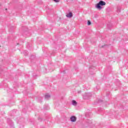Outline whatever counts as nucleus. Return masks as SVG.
Returning <instances> with one entry per match:
<instances>
[{
    "instance_id": "nucleus-1",
    "label": "nucleus",
    "mask_w": 128,
    "mask_h": 128,
    "mask_svg": "<svg viewBox=\"0 0 128 128\" xmlns=\"http://www.w3.org/2000/svg\"><path fill=\"white\" fill-rule=\"evenodd\" d=\"M106 6V2L100 0L96 6V8H98V10H102V6Z\"/></svg>"
},
{
    "instance_id": "nucleus-2",
    "label": "nucleus",
    "mask_w": 128,
    "mask_h": 128,
    "mask_svg": "<svg viewBox=\"0 0 128 128\" xmlns=\"http://www.w3.org/2000/svg\"><path fill=\"white\" fill-rule=\"evenodd\" d=\"M7 121L11 128H14V122L10 120V118H7Z\"/></svg>"
},
{
    "instance_id": "nucleus-3",
    "label": "nucleus",
    "mask_w": 128,
    "mask_h": 128,
    "mask_svg": "<svg viewBox=\"0 0 128 128\" xmlns=\"http://www.w3.org/2000/svg\"><path fill=\"white\" fill-rule=\"evenodd\" d=\"M90 96H92V93H86L84 96V98H85V100H88Z\"/></svg>"
},
{
    "instance_id": "nucleus-4",
    "label": "nucleus",
    "mask_w": 128,
    "mask_h": 128,
    "mask_svg": "<svg viewBox=\"0 0 128 128\" xmlns=\"http://www.w3.org/2000/svg\"><path fill=\"white\" fill-rule=\"evenodd\" d=\"M70 120L72 122H76V117L74 116H72L70 118Z\"/></svg>"
},
{
    "instance_id": "nucleus-5",
    "label": "nucleus",
    "mask_w": 128,
    "mask_h": 128,
    "mask_svg": "<svg viewBox=\"0 0 128 128\" xmlns=\"http://www.w3.org/2000/svg\"><path fill=\"white\" fill-rule=\"evenodd\" d=\"M66 16L67 18H72V12H70L68 14H66Z\"/></svg>"
},
{
    "instance_id": "nucleus-6",
    "label": "nucleus",
    "mask_w": 128,
    "mask_h": 128,
    "mask_svg": "<svg viewBox=\"0 0 128 128\" xmlns=\"http://www.w3.org/2000/svg\"><path fill=\"white\" fill-rule=\"evenodd\" d=\"M45 100H50V95L48 94H46L44 96Z\"/></svg>"
},
{
    "instance_id": "nucleus-7",
    "label": "nucleus",
    "mask_w": 128,
    "mask_h": 128,
    "mask_svg": "<svg viewBox=\"0 0 128 128\" xmlns=\"http://www.w3.org/2000/svg\"><path fill=\"white\" fill-rule=\"evenodd\" d=\"M77 104L78 103L76 102V100H72V104L73 106H76Z\"/></svg>"
},
{
    "instance_id": "nucleus-8",
    "label": "nucleus",
    "mask_w": 128,
    "mask_h": 128,
    "mask_svg": "<svg viewBox=\"0 0 128 128\" xmlns=\"http://www.w3.org/2000/svg\"><path fill=\"white\" fill-rule=\"evenodd\" d=\"M112 25L111 24H107V26H108V28H109V29L110 28V27H112Z\"/></svg>"
},
{
    "instance_id": "nucleus-9",
    "label": "nucleus",
    "mask_w": 128,
    "mask_h": 128,
    "mask_svg": "<svg viewBox=\"0 0 128 128\" xmlns=\"http://www.w3.org/2000/svg\"><path fill=\"white\" fill-rule=\"evenodd\" d=\"M117 12H120V8L118 7V8H117Z\"/></svg>"
},
{
    "instance_id": "nucleus-10",
    "label": "nucleus",
    "mask_w": 128,
    "mask_h": 128,
    "mask_svg": "<svg viewBox=\"0 0 128 128\" xmlns=\"http://www.w3.org/2000/svg\"><path fill=\"white\" fill-rule=\"evenodd\" d=\"M24 56H28V51L24 50Z\"/></svg>"
},
{
    "instance_id": "nucleus-11",
    "label": "nucleus",
    "mask_w": 128,
    "mask_h": 128,
    "mask_svg": "<svg viewBox=\"0 0 128 128\" xmlns=\"http://www.w3.org/2000/svg\"><path fill=\"white\" fill-rule=\"evenodd\" d=\"M90 24H92V22H90V20H88V26H90Z\"/></svg>"
},
{
    "instance_id": "nucleus-12",
    "label": "nucleus",
    "mask_w": 128,
    "mask_h": 128,
    "mask_svg": "<svg viewBox=\"0 0 128 128\" xmlns=\"http://www.w3.org/2000/svg\"><path fill=\"white\" fill-rule=\"evenodd\" d=\"M99 89H100V86H96L95 88V90H98Z\"/></svg>"
},
{
    "instance_id": "nucleus-13",
    "label": "nucleus",
    "mask_w": 128,
    "mask_h": 128,
    "mask_svg": "<svg viewBox=\"0 0 128 128\" xmlns=\"http://www.w3.org/2000/svg\"><path fill=\"white\" fill-rule=\"evenodd\" d=\"M55 2H60V0H53Z\"/></svg>"
},
{
    "instance_id": "nucleus-14",
    "label": "nucleus",
    "mask_w": 128,
    "mask_h": 128,
    "mask_svg": "<svg viewBox=\"0 0 128 128\" xmlns=\"http://www.w3.org/2000/svg\"><path fill=\"white\" fill-rule=\"evenodd\" d=\"M36 58V56H34V55H32V56H31V58Z\"/></svg>"
},
{
    "instance_id": "nucleus-15",
    "label": "nucleus",
    "mask_w": 128,
    "mask_h": 128,
    "mask_svg": "<svg viewBox=\"0 0 128 128\" xmlns=\"http://www.w3.org/2000/svg\"><path fill=\"white\" fill-rule=\"evenodd\" d=\"M104 46H106V45L102 46V48H104Z\"/></svg>"
},
{
    "instance_id": "nucleus-16",
    "label": "nucleus",
    "mask_w": 128,
    "mask_h": 128,
    "mask_svg": "<svg viewBox=\"0 0 128 128\" xmlns=\"http://www.w3.org/2000/svg\"><path fill=\"white\" fill-rule=\"evenodd\" d=\"M45 110H48V108H44Z\"/></svg>"
},
{
    "instance_id": "nucleus-17",
    "label": "nucleus",
    "mask_w": 128,
    "mask_h": 128,
    "mask_svg": "<svg viewBox=\"0 0 128 128\" xmlns=\"http://www.w3.org/2000/svg\"><path fill=\"white\" fill-rule=\"evenodd\" d=\"M80 91L78 92V94H80Z\"/></svg>"
},
{
    "instance_id": "nucleus-18",
    "label": "nucleus",
    "mask_w": 128,
    "mask_h": 128,
    "mask_svg": "<svg viewBox=\"0 0 128 128\" xmlns=\"http://www.w3.org/2000/svg\"><path fill=\"white\" fill-rule=\"evenodd\" d=\"M65 72V71H64V72H63L64 74H66V72Z\"/></svg>"
},
{
    "instance_id": "nucleus-19",
    "label": "nucleus",
    "mask_w": 128,
    "mask_h": 128,
    "mask_svg": "<svg viewBox=\"0 0 128 128\" xmlns=\"http://www.w3.org/2000/svg\"><path fill=\"white\" fill-rule=\"evenodd\" d=\"M34 76H36H36H34Z\"/></svg>"
},
{
    "instance_id": "nucleus-20",
    "label": "nucleus",
    "mask_w": 128,
    "mask_h": 128,
    "mask_svg": "<svg viewBox=\"0 0 128 128\" xmlns=\"http://www.w3.org/2000/svg\"><path fill=\"white\" fill-rule=\"evenodd\" d=\"M8 10V9H7V8H6V10Z\"/></svg>"
},
{
    "instance_id": "nucleus-21",
    "label": "nucleus",
    "mask_w": 128,
    "mask_h": 128,
    "mask_svg": "<svg viewBox=\"0 0 128 128\" xmlns=\"http://www.w3.org/2000/svg\"><path fill=\"white\" fill-rule=\"evenodd\" d=\"M41 120L40 118H38V120Z\"/></svg>"
},
{
    "instance_id": "nucleus-22",
    "label": "nucleus",
    "mask_w": 128,
    "mask_h": 128,
    "mask_svg": "<svg viewBox=\"0 0 128 128\" xmlns=\"http://www.w3.org/2000/svg\"><path fill=\"white\" fill-rule=\"evenodd\" d=\"M90 68H92V67H90Z\"/></svg>"
}]
</instances>
